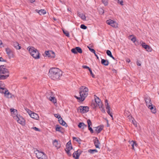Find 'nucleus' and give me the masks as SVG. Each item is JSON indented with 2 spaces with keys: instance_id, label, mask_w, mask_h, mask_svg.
Wrapping results in <instances>:
<instances>
[{
  "instance_id": "1",
  "label": "nucleus",
  "mask_w": 159,
  "mask_h": 159,
  "mask_svg": "<svg viewBox=\"0 0 159 159\" xmlns=\"http://www.w3.org/2000/svg\"><path fill=\"white\" fill-rule=\"evenodd\" d=\"M62 75V72L57 68H52L50 69L48 76L51 79L56 80H60Z\"/></svg>"
},
{
  "instance_id": "2",
  "label": "nucleus",
  "mask_w": 159,
  "mask_h": 159,
  "mask_svg": "<svg viewBox=\"0 0 159 159\" xmlns=\"http://www.w3.org/2000/svg\"><path fill=\"white\" fill-rule=\"evenodd\" d=\"M10 111L12 114H12L13 117L17 120L18 123L22 125L25 124V120L20 115L18 116L17 110L14 109H11Z\"/></svg>"
},
{
  "instance_id": "3",
  "label": "nucleus",
  "mask_w": 159,
  "mask_h": 159,
  "mask_svg": "<svg viewBox=\"0 0 159 159\" xmlns=\"http://www.w3.org/2000/svg\"><path fill=\"white\" fill-rule=\"evenodd\" d=\"M31 55L35 59H39L40 58V53L39 51L33 47H29L27 48Z\"/></svg>"
},
{
  "instance_id": "4",
  "label": "nucleus",
  "mask_w": 159,
  "mask_h": 159,
  "mask_svg": "<svg viewBox=\"0 0 159 159\" xmlns=\"http://www.w3.org/2000/svg\"><path fill=\"white\" fill-rule=\"evenodd\" d=\"M89 89L88 88L84 86H81L80 88L79 93L83 100H84L88 94Z\"/></svg>"
},
{
  "instance_id": "5",
  "label": "nucleus",
  "mask_w": 159,
  "mask_h": 159,
  "mask_svg": "<svg viewBox=\"0 0 159 159\" xmlns=\"http://www.w3.org/2000/svg\"><path fill=\"white\" fill-rule=\"evenodd\" d=\"M94 96V100L92 101L91 106L93 109L96 110L97 108L98 107V106L99 105V98L95 95Z\"/></svg>"
},
{
  "instance_id": "6",
  "label": "nucleus",
  "mask_w": 159,
  "mask_h": 159,
  "mask_svg": "<svg viewBox=\"0 0 159 159\" xmlns=\"http://www.w3.org/2000/svg\"><path fill=\"white\" fill-rule=\"evenodd\" d=\"M148 100L149 101V102H148L147 100H145L147 105L148 107V108L151 110L152 113H155L156 112L155 107L152 104V103L151 102V101L150 99H149Z\"/></svg>"
},
{
  "instance_id": "7",
  "label": "nucleus",
  "mask_w": 159,
  "mask_h": 159,
  "mask_svg": "<svg viewBox=\"0 0 159 159\" xmlns=\"http://www.w3.org/2000/svg\"><path fill=\"white\" fill-rule=\"evenodd\" d=\"M106 23L113 28H117L118 27V24L116 22L111 19L107 20Z\"/></svg>"
},
{
  "instance_id": "8",
  "label": "nucleus",
  "mask_w": 159,
  "mask_h": 159,
  "mask_svg": "<svg viewBox=\"0 0 159 159\" xmlns=\"http://www.w3.org/2000/svg\"><path fill=\"white\" fill-rule=\"evenodd\" d=\"M45 56L44 57L48 56V57L51 58H54L55 56L54 52L52 51H46L45 52Z\"/></svg>"
},
{
  "instance_id": "9",
  "label": "nucleus",
  "mask_w": 159,
  "mask_h": 159,
  "mask_svg": "<svg viewBox=\"0 0 159 159\" xmlns=\"http://www.w3.org/2000/svg\"><path fill=\"white\" fill-rule=\"evenodd\" d=\"M105 106L106 107V109L107 110V112L108 114L111 116V118H112V120H113V115H112V112H111L110 111V106L109 105L108 103V101L107 100H106L105 101Z\"/></svg>"
},
{
  "instance_id": "10",
  "label": "nucleus",
  "mask_w": 159,
  "mask_h": 159,
  "mask_svg": "<svg viewBox=\"0 0 159 159\" xmlns=\"http://www.w3.org/2000/svg\"><path fill=\"white\" fill-rule=\"evenodd\" d=\"M8 69L6 68V66L2 65L0 66V74H5L9 73Z\"/></svg>"
},
{
  "instance_id": "11",
  "label": "nucleus",
  "mask_w": 159,
  "mask_h": 159,
  "mask_svg": "<svg viewBox=\"0 0 159 159\" xmlns=\"http://www.w3.org/2000/svg\"><path fill=\"white\" fill-rule=\"evenodd\" d=\"M71 51L72 53L75 54H77L78 53H82L83 52L82 49L80 47H78L72 49Z\"/></svg>"
},
{
  "instance_id": "12",
  "label": "nucleus",
  "mask_w": 159,
  "mask_h": 159,
  "mask_svg": "<svg viewBox=\"0 0 159 159\" xmlns=\"http://www.w3.org/2000/svg\"><path fill=\"white\" fill-rule=\"evenodd\" d=\"M89 108L87 106H80L79 107L78 110L80 111V112L83 113H86L89 111Z\"/></svg>"
},
{
  "instance_id": "13",
  "label": "nucleus",
  "mask_w": 159,
  "mask_h": 159,
  "mask_svg": "<svg viewBox=\"0 0 159 159\" xmlns=\"http://www.w3.org/2000/svg\"><path fill=\"white\" fill-rule=\"evenodd\" d=\"M7 54L9 58L13 57H14L13 52L9 48H6L5 49Z\"/></svg>"
},
{
  "instance_id": "14",
  "label": "nucleus",
  "mask_w": 159,
  "mask_h": 159,
  "mask_svg": "<svg viewBox=\"0 0 159 159\" xmlns=\"http://www.w3.org/2000/svg\"><path fill=\"white\" fill-rule=\"evenodd\" d=\"M142 47L145 48L147 51L148 52H151L152 51V48L148 45H146L145 43H142Z\"/></svg>"
},
{
  "instance_id": "15",
  "label": "nucleus",
  "mask_w": 159,
  "mask_h": 159,
  "mask_svg": "<svg viewBox=\"0 0 159 159\" xmlns=\"http://www.w3.org/2000/svg\"><path fill=\"white\" fill-rule=\"evenodd\" d=\"M34 153H35L37 157L38 158V159H39L40 157H41L44 154L43 152H40L38 150L34 151Z\"/></svg>"
},
{
  "instance_id": "16",
  "label": "nucleus",
  "mask_w": 159,
  "mask_h": 159,
  "mask_svg": "<svg viewBox=\"0 0 159 159\" xmlns=\"http://www.w3.org/2000/svg\"><path fill=\"white\" fill-rule=\"evenodd\" d=\"M53 144L56 147L57 149L60 148L61 145L60 142H58L56 139L54 140L52 142Z\"/></svg>"
},
{
  "instance_id": "17",
  "label": "nucleus",
  "mask_w": 159,
  "mask_h": 159,
  "mask_svg": "<svg viewBox=\"0 0 159 159\" xmlns=\"http://www.w3.org/2000/svg\"><path fill=\"white\" fill-rule=\"evenodd\" d=\"M5 96L8 98H14V96L10 93L8 90H6L5 92Z\"/></svg>"
},
{
  "instance_id": "18",
  "label": "nucleus",
  "mask_w": 159,
  "mask_h": 159,
  "mask_svg": "<svg viewBox=\"0 0 159 159\" xmlns=\"http://www.w3.org/2000/svg\"><path fill=\"white\" fill-rule=\"evenodd\" d=\"M78 150L75 152L73 154V157L75 159H78L80 155L82 152V151L80 152L79 153L78 152Z\"/></svg>"
},
{
  "instance_id": "19",
  "label": "nucleus",
  "mask_w": 159,
  "mask_h": 159,
  "mask_svg": "<svg viewBox=\"0 0 159 159\" xmlns=\"http://www.w3.org/2000/svg\"><path fill=\"white\" fill-rule=\"evenodd\" d=\"M56 131L59 132L62 134H63L64 132L63 128L58 125H56Z\"/></svg>"
},
{
  "instance_id": "20",
  "label": "nucleus",
  "mask_w": 159,
  "mask_h": 159,
  "mask_svg": "<svg viewBox=\"0 0 159 159\" xmlns=\"http://www.w3.org/2000/svg\"><path fill=\"white\" fill-rule=\"evenodd\" d=\"M66 148L65 149L66 150H70L73 148L71 143L70 141H69L66 144Z\"/></svg>"
},
{
  "instance_id": "21",
  "label": "nucleus",
  "mask_w": 159,
  "mask_h": 159,
  "mask_svg": "<svg viewBox=\"0 0 159 159\" xmlns=\"http://www.w3.org/2000/svg\"><path fill=\"white\" fill-rule=\"evenodd\" d=\"M95 139H93V142L94 145L96 148H99V140L96 137H94Z\"/></svg>"
},
{
  "instance_id": "22",
  "label": "nucleus",
  "mask_w": 159,
  "mask_h": 159,
  "mask_svg": "<svg viewBox=\"0 0 159 159\" xmlns=\"http://www.w3.org/2000/svg\"><path fill=\"white\" fill-rule=\"evenodd\" d=\"M13 45L16 49L19 50L21 48V47L19 45V43L16 41L13 42Z\"/></svg>"
},
{
  "instance_id": "23",
  "label": "nucleus",
  "mask_w": 159,
  "mask_h": 159,
  "mask_svg": "<svg viewBox=\"0 0 159 159\" xmlns=\"http://www.w3.org/2000/svg\"><path fill=\"white\" fill-rule=\"evenodd\" d=\"M101 62L102 64L105 66H107L109 64V62L108 60L104 59H101Z\"/></svg>"
},
{
  "instance_id": "24",
  "label": "nucleus",
  "mask_w": 159,
  "mask_h": 159,
  "mask_svg": "<svg viewBox=\"0 0 159 159\" xmlns=\"http://www.w3.org/2000/svg\"><path fill=\"white\" fill-rule=\"evenodd\" d=\"M58 120L59 121V122L60 124L66 127L67 126V124L65 121H64L62 118H61V119L60 120Z\"/></svg>"
},
{
  "instance_id": "25",
  "label": "nucleus",
  "mask_w": 159,
  "mask_h": 159,
  "mask_svg": "<svg viewBox=\"0 0 159 159\" xmlns=\"http://www.w3.org/2000/svg\"><path fill=\"white\" fill-rule=\"evenodd\" d=\"M30 116L35 119L38 120L39 118V116L38 114L36 113L33 112L32 114H31Z\"/></svg>"
},
{
  "instance_id": "26",
  "label": "nucleus",
  "mask_w": 159,
  "mask_h": 159,
  "mask_svg": "<svg viewBox=\"0 0 159 159\" xmlns=\"http://www.w3.org/2000/svg\"><path fill=\"white\" fill-rule=\"evenodd\" d=\"M78 15L83 20H85L86 19V17L84 14L82 13H81L80 12H78Z\"/></svg>"
},
{
  "instance_id": "27",
  "label": "nucleus",
  "mask_w": 159,
  "mask_h": 159,
  "mask_svg": "<svg viewBox=\"0 0 159 159\" xmlns=\"http://www.w3.org/2000/svg\"><path fill=\"white\" fill-rule=\"evenodd\" d=\"M36 11H37L40 15L44 14L46 13V11L44 9H41L40 10H36Z\"/></svg>"
},
{
  "instance_id": "28",
  "label": "nucleus",
  "mask_w": 159,
  "mask_h": 159,
  "mask_svg": "<svg viewBox=\"0 0 159 159\" xmlns=\"http://www.w3.org/2000/svg\"><path fill=\"white\" fill-rule=\"evenodd\" d=\"M53 95L52 94H51V96H50L49 97V100L50 101L54 103H55L57 102V100L55 98L52 96Z\"/></svg>"
},
{
  "instance_id": "29",
  "label": "nucleus",
  "mask_w": 159,
  "mask_h": 159,
  "mask_svg": "<svg viewBox=\"0 0 159 159\" xmlns=\"http://www.w3.org/2000/svg\"><path fill=\"white\" fill-rule=\"evenodd\" d=\"M106 53L108 56L112 58L113 60H115V58L113 56L110 50H107L106 51Z\"/></svg>"
},
{
  "instance_id": "30",
  "label": "nucleus",
  "mask_w": 159,
  "mask_h": 159,
  "mask_svg": "<svg viewBox=\"0 0 159 159\" xmlns=\"http://www.w3.org/2000/svg\"><path fill=\"white\" fill-rule=\"evenodd\" d=\"M9 76L8 74L5 75H0V80H4L6 79Z\"/></svg>"
},
{
  "instance_id": "31",
  "label": "nucleus",
  "mask_w": 159,
  "mask_h": 159,
  "mask_svg": "<svg viewBox=\"0 0 159 159\" xmlns=\"http://www.w3.org/2000/svg\"><path fill=\"white\" fill-rule=\"evenodd\" d=\"M73 140H75L78 143L80 144V142L81 141V140L80 138L73 137Z\"/></svg>"
},
{
  "instance_id": "32",
  "label": "nucleus",
  "mask_w": 159,
  "mask_h": 159,
  "mask_svg": "<svg viewBox=\"0 0 159 159\" xmlns=\"http://www.w3.org/2000/svg\"><path fill=\"white\" fill-rule=\"evenodd\" d=\"M88 152L89 153L91 154H93L94 152H97L98 151L96 149H89L88 150Z\"/></svg>"
},
{
  "instance_id": "33",
  "label": "nucleus",
  "mask_w": 159,
  "mask_h": 159,
  "mask_svg": "<svg viewBox=\"0 0 159 159\" xmlns=\"http://www.w3.org/2000/svg\"><path fill=\"white\" fill-rule=\"evenodd\" d=\"M82 125H83L84 126H85V127H87V125H85L84 123L83 122H80L78 125V126L79 127V128H82Z\"/></svg>"
},
{
  "instance_id": "34",
  "label": "nucleus",
  "mask_w": 159,
  "mask_h": 159,
  "mask_svg": "<svg viewBox=\"0 0 159 159\" xmlns=\"http://www.w3.org/2000/svg\"><path fill=\"white\" fill-rule=\"evenodd\" d=\"M128 39L130 40H136L135 37L134 35H130L128 37Z\"/></svg>"
},
{
  "instance_id": "35",
  "label": "nucleus",
  "mask_w": 159,
  "mask_h": 159,
  "mask_svg": "<svg viewBox=\"0 0 159 159\" xmlns=\"http://www.w3.org/2000/svg\"><path fill=\"white\" fill-rule=\"evenodd\" d=\"M62 31L63 32V33L67 37H69V32L66 31L65 30H62Z\"/></svg>"
},
{
  "instance_id": "36",
  "label": "nucleus",
  "mask_w": 159,
  "mask_h": 159,
  "mask_svg": "<svg viewBox=\"0 0 159 159\" xmlns=\"http://www.w3.org/2000/svg\"><path fill=\"white\" fill-rule=\"evenodd\" d=\"M6 90H7V89H4L2 88H1L0 89V93H4V94H5L4 92L5 91H6Z\"/></svg>"
},
{
  "instance_id": "37",
  "label": "nucleus",
  "mask_w": 159,
  "mask_h": 159,
  "mask_svg": "<svg viewBox=\"0 0 159 159\" xmlns=\"http://www.w3.org/2000/svg\"><path fill=\"white\" fill-rule=\"evenodd\" d=\"M102 2L105 6L107 5L108 4V0H102Z\"/></svg>"
},
{
  "instance_id": "38",
  "label": "nucleus",
  "mask_w": 159,
  "mask_h": 159,
  "mask_svg": "<svg viewBox=\"0 0 159 159\" xmlns=\"http://www.w3.org/2000/svg\"><path fill=\"white\" fill-rule=\"evenodd\" d=\"M48 159V158L47 156L44 153V154L41 157H40V159Z\"/></svg>"
},
{
  "instance_id": "39",
  "label": "nucleus",
  "mask_w": 159,
  "mask_h": 159,
  "mask_svg": "<svg viewBox=\"0 0 159 159\" xmlns=\"http://www.w3.org/2000/svg\"><path fill=\"white\" fill-rule=\"evenodd\" d=\"M54 116L57 119H58V120H60L61 118V116L59 114H54Z\"/></svg>"
},
{
  "instance_id": "40",
  "label": "nucleus",
  "mask_w": 159,
  "mask_h": 159,
  "mask_svg": "<svg viewBox=\"0 0 159 159\" xmlns=\"http://www.w3.org/2000/svg\"><path fill=\"white\" fill-rule=\"evenodd\" d=\"M87 123L88 125V127H90L91 125H92V123L91 121V120L90 119H88L87 120Z\"/></svg>"
},
{
  "instance_id": "41",
  "label": "nucleus",
  "mask_w": 159,
  "mask_h": 159,
  "mask_svg": "<svg viewBox=\"0 0 159 159\" xmlns=\"http://www.w3.org/2000/svg\"><path fill=\"white\" fill-rule=\"evenodd\" d=\"M133 41V42L134 43V44L136 45H137L139 44L140 43V42H139V40H132Z\"/></svg>"
},
{
  "instance_id": "42",
  "label": "nucleus",
  "mask_w": 159,
  "mask_h": 159,
  "mask_svg": "<svg viewBox=\"0 0 159 159\" xmlns=\"http://www.w3.org/2000/svg\"><path fill=\"white\" fill-rule=\"evenodd\" d=\"M135 143V141H132L130 143V144H131V145L132 146V149L134 150V144Z\"/></svg>"
},
{
  "instance_id": "43",
  "label": "nucleus",
  "mask_w": 159,
  "mask_h": 159,
  "mask_svg": "<svg viewBox=\"0 0 159 159\" xmlns=\"http://www.w3.org/2000/svg\"><path fill=\"white\" fill-rule=\"evenodd\" d=\"M80 27L81 29L84 30H85L87 28V27L84 24H82L80 25Z\"/></svg>"
},
{
  "instance_id": "44",
  "label": "nucleus",
  "mask_w": 159,
  "mask_h": 159,
  "mask_svg": "<svg viewBox=\"0 0 159 159\" xmlns=\"http://www.w3.org/2000/svg\"><path fill=\"white\" fill-rule=\"evenodd\" d=\"M75 98L77 99L80 100V101H81V102H83L84 100H82L83 99L82 98H81V97H78L76 96H75Z\"/></svg>"
},
{
  "instance_id": "45",
  "label": "nucleus",
  "mask_w": 159,
  "mask_h": 159,
  "mask_svg": "<svg viewBox=\"0 0 159 159\" xmlns=\"http://www.w3.org/2000/svg\"><path fill=\"white\" fill-rule=\"evenodd\" d=\"M89 71L90 72V74L91 75L92 77L94 78L95 76H94V75L93 74L91 69L90 68V69H89Z\"/></svg>"
},
{
  "instance_id": "46",
  "label": "nucleus",
  "mask_w": 159,
  "mask_h": 159,
  "mask_svg": "<svg viewBox=\"0 0 159 159\" xmlns=\"http://www.w3.org/2000/svg\"><path fill=\"white\" fill-rule=\"evenodd\" d=\"M26 110L30 116V115H31V114H32L33 112L29 110V109H27Z\"/></svg>"
},
{
  "instance_id": "47",
  "label": "nucleus",
  "mask_w": 159,
  "mask_h": 159,
  "mask_svg": "<svg viewBox=\"0 0 159 159\" xmlns=\"http://www.w3.org/2000/svg\"><path fill=\"white\" fill-rule=\"evenodd\" d=\"M118 3L120 4L121 6L123 5V0H120L118 1Z\"/></svg>"
},
{
  "instance_id": "48",
  "label": "nucleus",
  "mask_w": 159,
  "mask_h": 159,
  "mask_svg": "<svg viewBox=\"0 0 159 159\" xmlns=\"http://www.w3.org/2000/svg\"><path fill=\"white\" fill-rule=\"evenodd\" d=\"M65 150L66 152L67 153V154L70 156H71V155L70 152V150H66V149H65Z\"/></svg>"
},
{
  "instance_id": "49",
  "label": "nucleus",
  "mask_w": 159,
  "mask_h": 159,
  "mask_svg": "<svg viewBox=\"0 0 159 159\" xmlns=\"http://www.w3.org/2000/svg\"><path fill=\"white\" fill-rule=\"evenodd\" d=\"M88 129H89V130L90 131V132L91 133H93V131L92 128L90 126V127L89 126L88 127Z\"/></svg>"
},
{
  "instance_id": "50",
  "label": "nucleus",
  "mask_w": 159,
  "mask_h": 159,
  "mask_svg": "<svg viewBox=\"0 0 159 159\" xmlns=\"http://www.w3.org/2000/svg\"><path fill=\"white\" fill-rule=\"evenodd\" d=\"M95 131H97L98 133H99V126L96 127Z\"/></svg>"
},
{
  "instance_id": "51",
  "label": "nucleus",
  "mask_w": 159,
  "mask_h": 159,
  "mask_svg": "<svg viewBox=\"0 0 159 159\" xmlns=\"http://www.w3.org/2000/svg\"><path fill=\"white\" fill-rule=\"evenodd\" d=\"M33 129L36 131H40V130L38 128L36 127H33Z\"/></svg>"
},
{
  "instance_id": "52",
  "label": "nucleus",
  "mask_w": 159,
  "mask_h": 159,
  "mask_svg": "<svg viewBox=\"0 0 159 159\" xmlns=\"http://www.w3.org/2000/svg\"><path fill=\"white\" fill-rule=\"evenodd\" d=\"M0 61L7 62V60L4 59L2 57H0Z\"/></svg>"
},
{
  "instance_id": "53",
  "label": "nucleus",
  "mask_w": 159,
  "mask_h": 159,
  "mask_svg": "<svg viewBox=\"0 0 159 159\" xmlns=\"http://www.w3.org/2000/svg\"><path fill=\"white\" fill-rule=\"evenodd\" d=\"M137 64L138 66H141V62L140 61L138 60L137 61Z\"/></svg>"
},
{
  "instance_id": "54",
  "label": "nucleus",
  "mask_w": 159,
  "mask_h": 159,
  "mask_svg": "<svg viewBox=\"0 0 159 159\" xmlns=\"http://www.w3.org/2000/svg\"><path fill=\"white\" fill-rule=\"evenodd\" d=\"M89 50L91 52H93L94 54H95V51L93 49L91 48H89Z\"/></svg>"
},
{
  "instance_id": "55",
  "label": "nucleus",
  "mask_w": 159,
  "mask_h": 159,
  "mask_svg": "<svg viewBox=\"0 0 159 159\" xmlns=\"http://www.w3.org/2000/svg\"><path fill=\"white\" fill-rule=\"evenodd\" d=\"M82 67L83 68H84V69H88V70L89 69H90V68L88 67V66H84V65H83L82 66Z\"/></svg>"
},
{
  "instance_id": "56",
  "label": "nucleus",
  "mask_w": 159,
  "mask_h": 159,
  "mask_svg": "<svg viewBox=\"0 0 159 159\" xmlns=\"http://www.w3.org/2000/svg\"><path fill=\"white\" fill-rule=\"evenodd\" d=\"M104 128V126L103 125H100V132Z\"/></svg>"
},
{
  "instance_id": "57",
  "label": "nucleus",
  "mask_w": 159,
  "mask_h": 159,
  "mask_svg": "<svg viewBox=\"0 0 159 159\" xmlns=\"http://www.w3.org/2000/svg\"><path fill=\"white\" fill-rule=\"evenodd\" d=\"M132 123L133 124L136 126H137V125L136 123V122L134 120H132Z\"/></svg>"
},
{
  "instance_id": "58",
  "label": "nucleus",
  "mask_w": 159,
  "mask_h": 159,
  "mask_svg": "<svg viewBox=\"0 0 159 159\" xmlns=\"http://www.w3.org/2000/svg\"><path fill=\"white\" fill-rule=\"evenodd\" d=\"M104 13V10L102 8L100 9V14H101V13H102V14Z\"/></svg>"
},
{
  "instance_id": "59",
  "label": "nucleus",
  "mask_w": 159,
  "mask_h": 159,
  "mask_svg": "<svg viewBox=\"0 0 159 159\" xmlns=\"http://www.w3.org/2000/svg\"><path fill=\"white\" fill-rule=\"evenodd\" d=\"M4 47V46L3 45L2 40H0V47Z\"/></svg>"
},
{
  "instance_id": "60",
  "label": "nucleus",
  "mask_w": 159,
  "mask_h": 159,
  "mask_svg": "<svg viewBox=\"0 0 159 159\" xmlns=\"http://www.w3.org/2000/svg\"><path fill=\"white\" fill-rule=\"evenodd\" d=\"M31 3H33L35 2V0H29Z\"/></svg>"
},
{
  "instance_id": "61",
  "label": "nucleus",
  "mask_w": 159,
  "mask_h": 159,
  "mask_svg": "<svg viewBox=\"0 0 159 159\" xmlns=\"http://www.w3.org/2000/svg\"><path fill=\"white\" fill-rule=\"evenodd\" d=\"M102 111L103 113H105V110L103 108H102Z\"/></svg>"
},
{
  "instance_id": "62",
  "label": "nucleus",
  "mask_w": 159,
  "mask_h": 159,
  "mask_svg": "<svg viewBox=\"0 0 159 159\" xmlns=\"http://www.w3.org/2000/svg\"><path fill=\"white\" fill-rule=\"evenodd\" d=\"M95 56L97 57V59H99V57H98V56L96 54V53H95V54H94Z\"/></svg>"
},
{
  "instance_id": "63",
  "label": "nucleus",
  "mask_w": 159,
  "mask_h": 159,
  "mask_svg": "<svg viewBox=\"0 0 159 159\" xmlns=\"http://www.w3.org/2000/svg\"><path fill=\"white\" fill-rule=\"evenodd\" d=\"M86 127H85V126H84L83 125H82V129H84L85 128H86Z\"/></svg>"
},
{
  "instance_id": "64",
  "label": "nucleus",
  "mask_w": 159,
  "mask_h": 159,
  "mask_svg": "<svg viewBox=\"0 0 159 159\" xmlns=\"http://www.w3.org/2000/svg\"><path fill=\"white\" fill-rule=\"evenodd\" d=\"M126 61L128 62H129L130 61V59H128L126 60Z\"/></svg>"
}]
</instances>
